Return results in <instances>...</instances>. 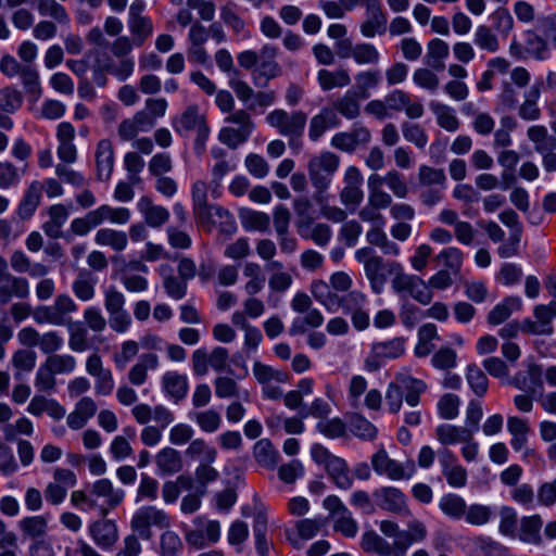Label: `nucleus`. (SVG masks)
I'll use <instances>...</instances> for the list:
<instances>
[{"label":"nucleus","instance_id":"1","mask_svg":"<svg viewBox=\"0 0 556 556\" xmlns=\"http://www.w3.org/2000/svg\"><path fill=\"white\" fill-rule=\"evenodd\" d=\"M125 497V491L115 488L108 478L85 484L84 489L73 491L71 503L83 510H96L101 517H106Z\"/></svg>","mask_w":556,"mask_h":556},{"label":"nucleus","instance_id":"2","mask_svg":"<svg viewBox=\"0 0 556 556\" xmlns=\"http://www.w3.org/2000/svg\"><path fill=\"white\" fill-rule=\"evenodd\" d=\"M388 269L393 275L391 289L399 296L400 301L412 298L421 305L431 303L433 292L421 277L405 273L402 264L399 262L389 263Z\"/></svg>","mask_w":556,"mask_h":556},{"label":"nucleus","instance_id":"3","mask_svg":"<svg viewBox=\"0 0 556 556\" xmlns=\"http://www.w3.org/2000/svg\"><path fill=\"white\" fill-rule=\"evenodd\" d=\"M172 126L181 137H188L191 131H195L194 152L197 155L204 153L210 128L197 105L188 106L180 115L173 118Z\"/></svg>","mask_w":556,"mask_h":556},{"label":"nucleus","instance_id":"4","mask_svg":"<svg viewBox=\"0 0 556 556\" xmlns=\"http://www.w3.org/2000/svg\"><path fill=\"white\" fill-rule=\"evenodd\" d=\"M265 122L268 126L275 128L277 132L289 140L292 146L302 139L307 123V114L301 110L286 111L275 109L269 112Z\"/></svg>","mask_w":556,"mask_h":556},{"label":"nucleus","instance_id":"5","mask_svg":"<svg viewBox=\"0 0 556 556\" xmlns=\"http://www.w3.org/2000/svg\"><path fill=\"white\" fill-rule=\"evenodd\" d=\"M339 165L340 157L330 151L321 152L308 161L307 172L309 180L316 189V201H319V197L329 188Z\"/></svg>","mask_w":556,"mask_h":556},{"label":"nucleus","instance_id":"6","mask_svg":"<svg viewBox=\"0 0 556 556\" xmlns=\"http://www.w3.org/2000/svg\"><path fill=\"white\" fill-rule=\"evenodd\" d=\"M405 344L406 340L403 337L374 342L365 358L364 368L369 372L379 370L388 361L403 356L406 351Z\"/></svg>","mask_w":556,"mask_h":556},{"label":"nucleus","instance_id":"7","mask_svg":"<svg viewBox=\"0 0 556 556\" xmlns=\"http://www.w3.org/2000/svg\"><path fill=\"white\" fill-rule=\"evenodd\" d=\"M170 525L167 514L155 506L148 505L138 508L132 515L131 530L142 540L152 538V528L160 530L168 528Z\"/></svg>","mask_w":556,"mask_h":556},{"label":"nucleus","instance_id":"8","mask_svg":"<svg viewBox=\"0 0 556 556\" xmlns=\"http://www.w3.org/2000/svg\"><path fill=\"white\" fill-rule=\"evenodd\" d=\"M78 309L77 304L67 294L58 295L51 305L38 306L33 314L34 320L39 324L64 326L67 315Z\"/></svg>","mask_w":556,"mask_h":556},{"label":"nucleus","instance_id":"9","mask_svg":"<svg viewBox=\"0 0 556 556\" xmlns=\"http://www.w3.org/2000/svg\"><path fill=\"white\" fill-rule=\"evenodd\" d=\"M372 469L379 476H386L390 480H409L416 472V466L413 460L401 464L390 458L384 448H380L371 455Z\"/></svg>","mask_w":556,"mask_h":556},{"label":"nucleus","instance_id":"10","mask_svg":"<svg viewBox=\"0 0 556 556\" xmlns=\"http://www.w3.org/2000/svg\"><path fill=\"white\" fill-rule=\"evenodd\" d=\"M277 47L266 43L261 48L258 65L252 72V80L256 87H265L268 81L282 74V67L276 61Z\"/></svg>","mask_w":556,"mask_h":556},{"label":"nucleus","instance_id":"11","mask_svg":"<svg viewBox=\"0 0 556 556\" xmlns=\"http://www.w3.org/2000/svg\"><path fill=\"white\" fill-rule=\"evenodd\" d=\"M372 497L376 505L382 510L404 517L410 515L407 497L399 488L380 486L374 491Z\"/></svg>","mask_w":556,"mask_h":556},{"label":"nucleus","instance_id":"12","mask_svg":"<svg viewBox=\"0 0 556 556\" xmlns=\"http://www.w3.org/2000/svg\"><path fill=\"white\" fill-rule=\"evenodd\" d=\"M370 140V130L364 125L354 124L349 130L337 132L331 138V146L340 151L353 153L359 147L367 146Z\"/></svg>","mask_w":556,"mask_h":556},{"label":"nucleus","instance_id":"13","mask_svg":"<svg viewBox=\"0 0 556 556\" xmlns=\"http://www.w3.org/2000/svg\"><path fill=\"white\" fill-rule=\"evenodd\" d=\"M363 175L356 166H349L345 169L343 184L344 187L340 192V201L346 207L355 210L364 199Z\"/></svg>","mask_w":556,"mask_h":556},{"label":"nucleus","instance_id":"14","mask_svg":"<svg viewBox=\"0 0 556 556\" xmlns=\"http://www.w3.org/2000/svg\"><path fill=\"white\" fill-rule=\"evenodd\" d=\"M86 371L96 379V394L106 396L113 392L115 381L112 371L103 366L102 358L99 354L93 353L87 357Z\"/></svg>","mask_w":556,"mask_h":556},{"label":"nucleus","instance_id":"15","mask_svg":"<svg viewBox=\"0 0 556 556\" xmlns=\"http://www.w3.org/2000/svg\"><path fill=\"white\" fill-rule=\"evenodd\" d=\"M388 110L393 112L405 111V114L410 119L420 118L425 109L420 101H416L409 93L402 89H393L386 97Z\"/></svg>","mask_w":556,"mask_h":556},{"label":"nucleus","instance_id":"16","mask_svg":"<svg viewBox=\"0 0 556 556\" xmlns=\"http://www.w3.org/2000/svg\"><path fill=\"white\" fill-rule=\"evenodd\" d=\"M366 7L367 18L361 24V34L365 38H374L377 34L383 35L387 30V15L383 13L379 0H363Z\"/></svg>","mask_w":556,"mask_h":556},{"label":"nucleus","instance_id":"17","mask_svg":"<svg viewBox=\"0 0 556 556\" xmlns=\"http://www.w3.org/2000/svg\"><path fill=\"white\" fill-rule=\"evenodd\" d=\"M193 214L195 218L206 224L213 216H217L220 219V230L228 235H232L237 230V224L233 216L225 208L219 205H211L207 203L193 204Z\"/></svg>","mask_w":556,"mask_h":556},{"label":"nucleus","instance_id":"18","mask_svg":"<svg viewBox=\"0 0 556 556\" xmlns=\"http://www.w3.org/2000/svg\"><path fill=\"white\" fill-rule=\"evenodd\" d=\"M74 126L68 122L60 123L56 128V154L59 160L65 164H73L77 161L78 153L74 144Z\"/></svg>","mask_w":556,"mask_h":556},{"label":"nucleus","instance_id":"19","mask_svg":"<svg viewBox=\"0 0 556 556\" xmlns=\"http://www.w3.org/2000/svg\"><path fill=\"white\" fill-rule=\"evenodd\" d=\"M88 532L94 544L103 551L111 549L118 540L116 523L105 517L90 523Z\"/></svg>","mask_w":556,"mask_h":556},{"label":"nucleus","instance_id":"20","mask_svg":"<svg viewBox=\"0 0 556 556\" xmlns=\"http://www.w3.org/2000/svg\"><path fill=\"white\" fill-rule=\"evenodd\" d=\"M340 125L341 119L336 115L334 110L324 106L309 121L308 138L311 141L316 142L328 129L337 128Z\"/></svg>","mask_w":556,"mask_h":556},{"label":"nucleus","instance_id":"21","mask_svg":"<svg viewBox=\"0 0 556 556\" xmlns=\"http://www.w3.org/2000/svg\"><path fill=\"white\" fill-rule=\"evenodd\" d=\"M137 210L142 215L144 223L151 228H160L169 219V211L155 204L149 195L141 197L137 202Z\"/></svg>","mask_w":556,"mask_h":556},{"label":"nucleus","instance_id":"22","mask_svg":"<svg viewBox=\"0 0 556 556\" xmlns=\"http://www.w3.org/2000/svg\"><path fill=\"white\" fill-rule=\"evenodd\" d=\"M361 547L366 553L379 556H402L397 551V542L389 543L384 538L374 530L363 533L361 539Z\"/></svg>","mask_w":556,"mask_h":556},{"label":"nucleus","instance_id":"23","mask_svg":"<svg viewBox=\"0 0 556 556\" xmlns=\"http://www.w3.org/2000/svg\"><path fill=\"white\" fill-rule=\"evenodd\" d=\"M29 295V283L26 278L10 275L0 281V304H8L13 299L24 300Z\"/></svg>","mask_w":556,"mask_h":556},{"label":"nucleus","instance_id":"24","mask_svg":"<svg viewBox=\"0 0 556 556\" xmlns=\"http://www.w3.org/2000/svg\"><path fill=\"white\" fill-rule=\"evenodd\" d=\"M97 178L108 181L114 168V149L109 139H101L96 149Z\"/></svg>","mask_w":556,"mask_h":556},{"label":"nucleus","instance_id":"25","mask_svg":"<svg viewBox=\"0 0 556 556\" xmlns=\"http://www.w3.org/2000/svg\"><path fill=\"white\" fill-rule=\"evenodd\" d=\"M311 293L313 298L325 307L329 313H337L340 309V291L332 289L324 280H314L311 285Z\"/></svg>","mask_w":556,"mask_h":556},{"label":"nucleus","instance_id":"26","mask_svg":"<svg viewBox=\"0 0 556 556\" xmlns=\"http://www.w3.org/2000/svg\"><path fill=\"white\" fill-rule=\"evenodd\" d=\"M522 309V300L520 296L510 295L504 298L488 314L489 325L497 326L506 321L514 313Z\"/></svg>","mask_w":556,"mask_h":556},{"label":"nucleus","instance_id":"27","mask_svg":"<svg viewBox=\"0 0 556 556\" xmlns=\"http://www.w3.org/2000/svg\"><path fill=\"white\" fill-rule=\"evenodd\" d=\"M159 356L154 353L141 354L128 371V381L132 386H142L148 380V371L157 369Z\"/></svg>","mask_w":556,"mask_h":556},{"label":"nucleus","instance_id":"28","mask_svg":"<svg viewBox=\"0 0 556 556\" xmlns=\"http://www.w3.org/2000/svg\"><path fill=\"white\" fill-rule=\"evenodd\" d=\"M542 376V367L538 364H530L528 366L527 375L522 378L516 377L515 384L518 389L536 399L544 392Z\"/></svg>","mask_w":556,"mask_h":556},{"label":"nucleus","instance_id":"29","mask_svg":"<svg viewBox=\"0 0 556 556\" xmlns=\"http://www.w3.org/2000/svg\"><path fill=\"white\" fill-rule=\"evenodd\" d=\"M162 388L165 394L177 403L188 393V378L177 371H167L162 377Z\"/></svg>","mask_w":556,"mask_h":556},{"label":"nucleus","instance_id":"30","mask_svg":"<svg viewBox=\"0 0 556 556\" xmlns=\"http://www.w3.org/2000/svg\"><path fill=\"white\" fill-rule=\"evenodd\" d=\"M396 381L402 389L406 404L412 407L419 405L420 396L427 390L426 382L404 374L397 375Z\"/></svg>","mask_w":556,"mask_h":556},{"label":"nucleus","instance_id":"31","mask_svg":"<svg viewBox=\"0 0 556 556\" xmlns=\"http://www.w3.org/2000/svg\"><path fill=\"white\" fill-rule=\"evenodd\" d=\"M437 440L444 446L455 445L469 441L473 438L472 430H467L464 426H455L451 424H441L437 426Z\"/></svg>","mask_w":556,"mask_h":556},{"label":"nucleus","instance_id":"32","mask_svg":"<svg viewBox=\"0 0 556 556\" xmlns=\"http://www.w3.org/2000/svg\"><path fill=\"white\" fill-rule=\"evenodd\" d=\"M359 96L355 90H348L343 96L334 99L329 109L334 110L336 115L346 119H355L361 114Z\"/></svg>","mask_w":556,"mask_h":556},{"label":"nucleus","instance_id":"33","mask_svg":"<svg viewBox=\"0 0 556 556\" xmlns=\"http://www.w3.org/2000/svg\"><path fill=\"white\" fill-rule=\"evenodd\" d=\"M527 137L533 143L534 150L540 155L545 152L556 151V137L548 132L544 125H532L527 129Z\"/></svg>","mask_w":556,"mask_h":556},{"label":"nucleus","instance_id":"34","mask_svg":"<svg viewBox=\"0 0 556 556\" xmlns=\"http://www.w3.org/2000/svg\"><path fill=\"white\" fill-rule=\"evenodd\" d=\"M543 527V521L540 515H532L523 517L520 520V528L518 531V538L520 541L533 544V545H542L543 540L541 536V530Z\"/></svg>","mask_w":556,"mask_h":556},{"label":"nucleus","instance_id":"35","mask_svg":"<svg viewBox=\"0 0 556 556\" xmlns=\"http://www.w3.org/2000/svg\"><path fill=\"white\" fill-rule=\"evenodd\" d=\"M325 470L338 489L348 491L353 486L354 479L350 473V468L345 459L341 457L332 459Z\"/></svg>","mask_w":556,"mask_h":556},{"label":"nucleus","instance_id":"36","mask_svg":"<svg viewBox=\"0 0 556 556\" xmlns=\"http://www.w3.org/2000/svg\"><path fill=\"white\" fill-rule=\"evenodd\" d=\"M317 81L323 91H330L349 86L351 84V76L344 68H337L334 71L323 68L317 72Z\"/></svg>","mask_w":556,"mask_h":556},{"label":"nucleus","instance_id":"37","mask_svg":"<svg viewBox=\"0 0 556 556\" xmlns=\"http://www.w3.org/2000/svg\"><path fill=\"white\" fill-rule=\"evenodd\" d=\"M93 211L94 222L98 226L104 222H110L115 225H125L131 218V212L127 207H113L108 204L100 205Z\"/></svg>","mask_w":556,"mask_h":556},{"label":"nucleus","instance_id":"38","mask_svg":"<svg viewBox=\"0 0 556 556\" xmlns=\"http://www.w3.org/2000/svg\"><path fill=\"white\" fill-rule=\"evenodd\" d=\"M450 54L448 45L439 38L431 39L427 45L425 63L434 71H442L445 67L444 61Z\"/></svg>","mask_w":556,"mask_h":556},{"label":"nucleus","instance_id":"39","mask_svg":"<svg viewBox=\"0 0 556 556\" xmlns=\"http://www.w3.org/2000/svg\"><path fill=\"white\" fill-rule=\"evenodd\" d=\"M41 193L42 187L40 181L35 180L28 186L17 207V214L21 218L27 219L33 216L40 204Z\"/></svg>","mask_w":556,"mask_h":556},{"label":"nucleus","instance_id":"40","mask_svg":"<svg viewBox=\"0 0 556 556\" xmlns=\"http://www.w3.org/2000/svg\"><path fill=\"white\" fill-rule=\"evenodd\" d=\"M427 538V528L424 522L413 520L408 523L407 530H403L397 541V551L405 556L414 543H420Z\"/></svg>","mask_w":556,"mask_h":556},{"label":"nucleus","instance_id":"41","mask_svg":"<svg viewBox=\"0 0 556 556\" xmlns=\"http://www.w3.org/2000/svg\"><path fill=\"white\" fill-rule=\"evenodd\" d=\"M188 418L195 422L198 427L206 433L216 432L223 422L220 414L214 408L191 410L188 413Z\"/></svg>","mask_w":556,"mask_h":556},{"label":"nucleus","instance_id":"42","mask_svg":"<svg viewBox=\"0 0 556 556\" xmlns=\"http://www.w3.org/2000/svg\"><path fill=\"white\" fill-rule=\"evenodd\" d=\"M429 106L441 128L450 132H454L459 128V119L452 106L438 101H431Z\"/></svg>","mask_w":556,"mask_h":556},{"label":"nucleus","instance_id":"43","mask_svg":"<svg viewBox=\"0 0 556 556\" xmlns=\"http://www.w3.org/2000/svg\"><path fill=\"white\" fill-rule=\"evenodd\" d=\"M356 92L362 99L369 97V91L377 89L382 80L381 71L378 68H369L358 72L355 77Z\"/></svg>","mask_w":556,"mask_h":556},{"label":"nucleus","instance_id":"44","mask_svg":"<svg viewBox=\"0 0 556 556\" xmlns=\"http://www.w3.org/2000/svg\"><path fill=\"white\" fill-rule=\"evenodd\" d=\"M384 263L381 256L371 258L369 263L364 266L365 276L370 283L374 293L380 294L384 290L387 278L384 275Z\"/></svg>","mask_w":556,"mask_h":556},{"label":"nucleus","instance_id":"45","mask_svg":"<svg viewBox=\"0 0 556 556\" xmlns=\"http://www.w3.org/2000/svg\"><path fill=\"white\" fill-rule=\"evenodd\" d=\"M160 475H173L180 471L182 464L179 452L173 447L162 448L155 457Z\"/></svg>","mask_w":556,"mask_h":556},{"label":"nucleus","instance_id":"46","mask_svg":"<svg viewBox=\"0 0 556 556\" xmlns=\"http://www.w3.org/2000/svg\"><path fill=\"white\" fill-rule=\"evenodd\" d=\"M94 242L98 245L110 247L116 252L124 251L128 244L126 232L112 229L101 228L94 236Z\"/></svg>","mask_w":556,"mask_h":556},{"label":"nucleus","instance_id":"47","mask_svg":"<svg viewBox=\"0 0 556 556\" xmlns=\"http://www.w3.org/2000/svg\"><path fill=\"white\" fill-rule=\"evenodd\" d=\"M507 430L511 435V447L516 452H520L525 448L528 442V433L530 431L529 424L525 419L516 416L508 417Z\"/></svg>","mask_w":556,"mask_h":556},{"label":"nucleus","instance_id":"48","mask_svg":"<svg viewBox=\"0 0 556 556\" xmlns=\"http://www.w3.org/2000/svg\"><path fill=\"white\" fill-rule=\"evenodd\" d=\"M255 380L263 386L270 382L286 383L289 380V375L286 371L275 369L260 361H255L252 367Z\"/></svg>","mask_w":556,"mask_h":556},{"label":"nucleus","instance_id":"49","mask_svg":"<svg viewBox=\"0 0 556 556\" xmlns=\"http://www.w3.org/2000/svg\"><path fill=\"white\" fill-rule=\"evenodd\" d=\"M185 453L189 458L198 459L200 464H213L217 458V450L201 438L192 440Z\"/></svg>","mask_w":556,"mask_h":556},{"label":"nucleus","instance_id":"50","mask_svg":"<svg viewBox=\"0 0 556 556\" xmlns=\"http://www.w3.org/2000/svg\"><path fill=\"white\" fill-rule=\"evenodd\" d=\"M303 317L293 318L290 327V336H299L306 332L307 327L318 328L324 324V315L317 308H311L304 313Z\"/></svg>","mask_w":556,"mask_h":556},{"label":"nucleus","instance_id":"51","mask_svg":"<svg viewBox=\"0 0 556 556\" xmlns=\"http://www.w3.org/2000/svg\"><path fill=\"white\" fill-rule=\"evenodd\" d=\"M96 283L97 278L91 273L81 270L73 281L72 289L78 300L87 302L94 298Z\"/></svg>","mask_w":556,"mask_h":556},{"label":"nucleus","instance_id":"52","mask_svg":"<svg viewBox=\"0 0 556 556\" xmlns=\"http://www.w3.org/2000/svg\"><path fill=\"white\" fill-rule=\"evenodd\" d=\"M467 504L465 500L454 493L443 495L439 501V508L448 518L460 520L466 515Z\"/></svg>","mask_w":556,"mask_h":556},{"label":"nucleus","instance_id":"53","mask_svg":"<svg viewBox=\"0 0 556 556\" xmlns=\"http://www.w3.org/2000/svg\"><path fill=\"white\" fill-rule=\"evenodd\" d=\"M267 533V516L263 511H257L253 521V535L255 541V549L258 556L269 555V544L266 539Z\"/></svg>","mask_w":556,"mask_h":556},{"label":"nucleus","instance_id":"54","mask_svg":"<svg viewBox=\"0 0 556 556\" xmlns=\"http://www.w3.org/2000/svg\"><path fill=\"white\" fill-rule=\"evenodd\" d=\"M127 25L137 47H141L153 33V23L149 16L127 20Z\"/></svg>","mask_w":556,"mask_h":556},{"label":"nucleus","instance_id":"55","mask_svg":"<svg viewBox=\"0 0 556 556\" xmlns=\"http://www.w3.org/2000/svg\"><path fill=\"white\" fill-rule=\"evenodd\" d=\"M238 166V161H223L219 163H214L211 167V181L210 187L212 191V195L214 198L219 197V189L222 187V181L226 175L236 170Z\"/></svg>","mask_w":556,"mask_h":556},{"label":"nucleus","instance_id":"56","mask_svg":"<svg viewBox=\"0 0 556 556\" xmlns=\"http://www.w3.org/2000/svg\"><path fill=\"white\" fill-rule=\"evenodd\" d=\"M399 317L406 329H413L425 318V311L409 300L400 301Z\"/></svg>","mask_w":556,"mask_h":556},{"label":"nucleus","instance_id":"57","mask_svg":"<svg viewBox=\"0 0 556 556\" xmlns=\"http://www.w3.org/2000/svg\"><path fill=\"white\" fill-rule=\"evenodd\" d=\"M417 177L419 187H446V176L442 168L420 165Z\"/></svg>","mask_w":556,"mask_h":556},{"label":"nucleus","instance_id":"58","mask_svg":"<svg viewBox=\"0 0 556 556\" xmlns=\"http://www.w3.org/2000/svg\"><path fill=\"white\" fill-rule=\"evenodd\" d=\"M103 70L114 76L118 81H125L134 74L135 60L134 58H125L119 61L109 59Z\"/></svg>","mask_w":556,"mask_h":556},{"label":"nucleus","instance_id":"59","mask_svg":"<svg viewBox=\"0 0 556 556\" xmlns=\"http://www.w3.org/2000/svg\"><path fill=\"white\" fill-rule=\"evenodd\" d=\"M466 380L472 392L482 397L489 387L488 377L483 370L476 364H469L466 369Z\"/></svg>","mask_w":556,"mask_h":556},{"label":"nucleus","instance_id":"60","mask_svg":"<svg viewBox=\"0 0 556 556\" xmlns=\"http://www.w3.org/2000/svg\"><path fill=\"white\" fill-rule=\"evenodd\" d=\"M350 430L355 437L366 441L375 440L378 434L376 426L359 414L352 416L350 420Z\"/></svg>","mask_w":556,"mask_h":556},{"label":"nucleus","instance_id":"61","mask_svg":"<svg viewBox=\"0 0 556 556\" xmlns=\"http://www.w3.org/2000/svg\"><path fill=\"white\" fill-rule=\"evenodd\" d=\"M47 367L56 375H70L76 368V358L71 354H53L45 359Z\"/></svg>","mask_w":556,"mask_h":556},{"label":"nucleus","instance_id":"62","mask_svg":"<svg viewBox=\"0 0 556 556\" xmlns=\"http://www.w3.org/2000/svg\"><path fill=\"white\" fill-rule=\"evenodd\" d=\"M473 43L490 53L497 52L500 50V42L496 35L486 25H479L473 34Z\"/></svg>","mask_w":556,"mask_h":556},{"label":"nucleus","instance_id":"63","mask_svg":"<svg viewBox=\"0 0 556 556\" xmlns=\"http://www.w3.org/2000/svg\"><path fill=\"white\" fill-rule=\"evenodd\" d=\"M495 516L493 507L481 504H472L466 507L464 519L472 526H484Z\"/></svg>","mask_w":556,"mask_h":556},{"label":"nucleus","instance_id":"64","mask_svg":"<svg viewBox=\"0 0 556 556\" xmlns=\"http://www.w3.org/2000/svg\"><path fill=\"white\" fill-rule=\"evenodd\" d=\"M358 65H377L381 55L378 49L369 42H358L355 45L353 58Z\"/></svg>","mask_w":556,"mask_h":556}]
</instances>
